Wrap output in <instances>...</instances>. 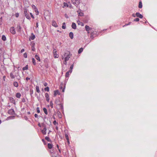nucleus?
<instances>
[{"instance_id":"1","label":"nucleus","mask_w":157,"mask_h":157,"mask_svg":"<svg viewBox=\"0 0 157 157\" xmlns=\"http://www.w3.org/2000/svg\"><path fill=\"white\" fill-rule=\"evenodd\" d=\"M55 103L56 105H58L59 106V109H61L63 111V103L61 102L59 98L56 99L55 101Z\"/></svg>"},{"instance_id":"2","label":"nucleus","mask_w":157,"mask_h":157,"mask_svg":"<svg viewBox=\"0 0 157 157\" xmlns=\"http://www.w3.org/2000/svg\"><path fill=\"white\" fill-rule=\"evenodd\" d=\"M71 56L70 53L69 52H67L65 53L64 55V56L65 57L64 59L68 61Z\"/></svg>"},{"instance_id":"3","label":"nucleus","mask_w":157,"mask_h":157,"mask_svg":"<svg viewBox=\"0 0 157 157\" xmlns=\"http://www.w3.org/2000/svg\"><path fill=\"white\" fill-rule=\"evenodd\" d=\"M71 1L72 4L78 7V5L80 3V1L78 0H72Z\"/></svg>"},{"instance_id":"4","label":"nucleus","mask_w":157,"mask_h":157,"mask_svg":"<svg viewBox=\"0 0 157 157\" xmlns=\"http://www.w3.org/2000/svg\"><path fill=\"white\" fill-rule=\"evenodd\" d=\"M96 33L97 32L95 30L94 28H91L90 31V33L91 34V37H92L93 35L96 34Z\"/></svg>"},{"instance_id":"5","label":"nucleus","mask_w":157,"mask_h":157,"mask_svg":"<svg viewBox=\"0 0 157 157\" xmlns=\"http://www.w3.org/2000/svg\"><path fill=\"white\" fill-rule=\"evenodd\" d=\"M24 14L26 17L28 19H30V17L29 16L28 12L26 9L24 10Z\"/></svg>"},{"instance_id":"6","label":"nucleus","mask_w":157,"mask_h":157,"mask_svg":"<svg viewBox=\"0 0 157 157\" xmlns=\"http://www.w3.org/2000/svg\"><path fill=\"white\" fill-rule=\"evenodd\" d=\"M92 28L90 27L89 26L86 25L85 26V28L86 31L88 33H90V31Z\"/></svg>"},{"instance_id":"7","label":"nucleus","mask_w":157,"mask_h":157,"mask_svg":"<svg viewBox=\"0 0 157 157\" xmlns=\"http://www.w3.org/2000/svg\"><path fill=\"white\" fill-rule=\"evenodd\" d=\"M8 113L10 115H14L15 114V112L14 109H11L8 110Z\"/></svg>"},{"instance_id":"8","label":"nucleus","mask_w":157,"mask_h":157,"mask_svg":"<svg viewBox=\"0 0 157 157\" xmlns=\"http://www.w3.org/2000/svg\"><path fill=\"white\" fill-rule=\"evenodd\" d=\"M10 33L13 34H15L16 33V31L14 28L13 27H11L10 29Z\"/></svg>"},{"instance_id":"9","label":"nucleus","mask_w":157,"mask_h":157,"mask_svg":"<svg viewBox=\"0 0 157 157\" xmlns=\"http://www.w3.org/2000/svg\"><path fill=\"white\" fill-rule=\"evenodd\" d=\"M18 32H20L21 29V27L20 24H18L17 25V27L16 28Z\"/></svg>"},{"instance_id":"10","label":"nucleus","mask_w":157,"mask_h":157,"mask_svg":"<svg viewBox=\"0 0 157 157\" xmlns=\"http://www.w3.org/2000/svg\"><path fill=\"white\" fill-rule=\"evenodd\" d=\"M53 54L54 57L55 58H57L59 56L56 54L57 51L56 49H53Z\"/></svg>"},{"instance_id":"11","label":"nucleus","mask_w":157,"mask_h":157,"mask_svg":"<svg viewBox=\"0 0 157 157\" xmlns=\"http://www.w3.org/2000/svg\"><path fill=\"white\" fill-rule=\"evenodd\" d=\"M9 100L11 103H12L14 104H15V100H14V99H13V98H12V97H9Z\"/></svg>"},{"instance_id":"12","label":"nucleus","mask_w":157,"mask_h":157,"mask_svg":"<svg viewBox=\"0 0 157 157\" xmlns=\"http://www.w3.org/2000/svg\"><path fill=\"white\" fill-rule=\"evenodd\" d=\"M136 16L137 17L140 18H142L143 17V16L140 14L139 12H136Z\"/></svg>"},{"instance_id":"13","label":"nucleus","mask_w":157,"mask_h":157,"mask_svg":"<svg viewBox=\"0 0 157 157\" xmlns=\"http://www.w3.org/2000/svg\"><path fill=\"white\" fill-rule=\"evenodd\" d=\"M35 35L33 33H32L31 36H30V37L29 38V40L30 41L31 40H33L34 39H35Z\"/></svg>"},{"instance_id":"14","label":"nucleus","mask_w":157,"mask_h":157,"mask_svg":"<svg viewBox=\"0 0 157 157\" xmlns=\"http://www.w3.org/2000/svg\"><path fill=\"white\" fill-rule=\"evenodd\" d=\"M46 130H47L46 127H45L44 128H43V129L41 130V132H42V133L44 135H45V134H46Z\"/></svg>"},{"instance_id":"15","label":"nucleus","mask_w":157,"mask_h":157,"mask_svg":"<svg viewBox=\"0 0 157 157\" xmlns=\"http://www.w3.org/2000/svg\"><path fill=\"white\" fill-rule=\"evenodd\" d=\"M52 25L53 26L56 27H58V25L57 24V23L55 21L53 20L52 21Z\"/></svg>"},{"instance_id":"16","label":"nucleus","mask_w":157,"mask_h":157,"mask_svg":"<svg viewBox=\"0 0 157 157\" xmlns=\"http://www.w3.org/2000/svg\"><path fill=\"white\" fill-rule=\"evenodd\" d=\"M72 72V71L71 70H69L68 71H67L65 74V77H68L69 75V73L71 74Z\"/></svg>"},{"instance_id":"17","label":"nucleus","mask_w":157,"mask_h":157,"mask_svg":"<svg viewBox=\"0 0 157 157\" xmlns=\"http://www.w3.org/2000/svg\"><path fill=\"white\" fill-rule=\"evenodd\" d=\"M60 93L58 90H56L54 91V96H56L57 95H59Z\"/></svg>"},{"instance_id":"18","label":"nucleus","mask_w":157,"mask_h":157,"mask_svg":"<svg viewBox=\"0 0 157 157\" xmlns=\"http://www.w3.org/2000/svg\"><path fill=\"white\" fill-rule=\"evenodd\" d=\"M45 97L46 98V101L48 102L49 101V95L48 93H46L45 94Z\"/></svg>"},{"instance_id":"19","label":"nucleus","mask_w":157,"mask_h":157,"mask_svg":"<svg viewBox=\"0 0 157 157\" xmlns=\"http://www.w3.org/2000/svg\"><path fill=\"white\" fill-rule=\"evenodd\" d=\"M72 28L74 29H76V25L75 23L73 22L71 25Z\"/></svg>"},{"instance_id":"20","label":"nucleus","mask_w":157,"mask_h":157,"mask_svg":"<svg viewBox=\"0 0 157 157\" xmlns=\"http://www.w3.org/2000/svg\"><path fill=\"white\" fill-rule=\"evenodd\" d=\"M57 115H58V117L59 118H62V115H61V112L59 111H57Z\"/></svg>"},{"instance_id":"21","label":"nucleus","mask_w":157,"mask_h":157,"mask_svg":"<svg viewBox=\"0 0 157 157\" xmlns=\"http://www.w3.org/2000/svg\"><path fill=\"white\" fill-rule=\"evenodd\" d=\"M74 34L72 32H71L69 34V36L71 39L73 38Z\"/></svg>"},{"instance_id":"22","label":"nucleus","mask_w":157,"mask_h":157,"mask_svg":"<svg viewBox=\"0 0 157 157\" xmlns=\"http://www.w3.org/2000/svg\"><path fill=\"white\" fill-rule=\"evenodd\" d=\"M33 6H34V9L35 10V12H37L38 13L37 14H38L39 13V12L38 11L37 9V8L36 7V6L34 5H32V7H33Z\"/></svg>"},{"instance_id":"23","label":"nucleus","mask_w":157,"mask_h":157,"mask_svg":"<svg viewBox=\"0 0 157 157\" xmlns=\"http://www.w3.org/2000/svg\"><path fill=\"white\" fill-rule=\"evenodd\" d=\"M13 85L15 87H18V84L17 82L16 81L13 82Z\"/></svg>"},{"instance_id":"24","label":"nucleus","mask_w":157,"mask_h":157,"mask_svg":"<svg viewBox=\"0 0 157 157\" xmlns=\"http://www.w3.org/2000/svg\"><path fill=\"white\" fill-rule=\"evenodd\" d=\"M21 96V94L19 93H16V96L17 98H20Z\"/></svg>"},{"instance_id":"25","label":"nucleus","mask_w":157,"mask_h":157,"mask_svg":"<svg viewBox=\"0 0 157 157\" xmlns=\"http://www.w3.org/2000/svg\"><path fill=\"white\" fill-rule=\"evenodd\" d=\"M45 139L49 142H52V141L51 140V139L48 136H46L45 137Z\"/></svg>"},{"instance_id":"26","label":"nucleus","mask_w":157,"mask_h":157,"mask_svg":"<svg viewBox=\"0 0 157 157\" xmlns=\"http://www.w3.org/2000/svg\"><path fill=\"white\" fill-rule=\"evenodd\" d=\"M48 148L50 149L52 148V145L51 144L48 143Z\"/></svg>"},{"instance_id":"27","label":"nucleus","mask_w":157,"mask_h":157,"mask_svg":"<svg viewBox=\"0 0 157 157\" xmlns=\"http://www.w3.org/2000/svg\"><path fill=\"white\" fill-rule=\"evenodd\" d=\"M28 65H26L25 67H23L22 68V70L23 71H25L28 70Z\"/></svg>"},{"instance_id":"28","label":"nucleus","mask_w":157,"mask_h":157,"mask_svg":"<svg viewBox=\"0 0 157 157\" xmlns=\"http://www.w3.org/2000/svg\"><path fill=\"white\" fill-rule=\"evenodd\" d=\"M83 51V48H80L78 50V54L81 53Z\"/></svg>"},{"instance_id":"29","label":"nucleus","mask_w":157,"mask_h":157,"mask_svg":"<svg viewBox=\"0 0 157 157\" xmlns=\"http://www.w3.org/2000/svg\"><path fill=\"white\" fill-rule=\"evenodd\" d=\"M2 39L3 41H5L6 39V37L5 35H3L2 37Z\"/></svg>"},{"instance_id":"30","label":"nucleus","mask_w":157,"mask_h":157,"mask_svg":"<svg viewBox=\"0 0 157 157\" xmlns=\"http://www.w3.org/2000/svg\"><path fill=\"white\" fill-rule=\"evenodd\" d=\"M43 111L45 114L46 115L48 114V112L47 109L45 108H44L43 109Z\"/></svg>"},{"instance_id":"31","label":"nucleus","mask_w":157,"mask_h":157,"mask_svg":"<svg viewBox=\"0 0 157 157\" xmlns=\"http://www.w3.org/2000/svg\"><path fill=\"white\" fill-rule=\"evenodd\" d=\"M36 92L38 93H39L40 92V90L39 89V87L38 86H36Z\"/></svg>"},{"instance_id":"32","label":"nucleus","mask_w":157,"mask_h":157,"mask_svg":"<svg viewBox=\"0 0 157 157\" xmlns=\"http://www.w3.org/2000/svg\"><path fill=\"white\" fill-rule=\"evenodd\" d=\"M138 7L140 8H142V4L141 1L139 2Z\"/></svg>"},{"instance_id":"33","label":"nucleus","mask_w":157,"mask_h":157,"mask_svg":"<svg viewBox=\"0 0 157 157\" xmlns=\"http://www.w3.org/2000/svg\"><path fill=\"white\" fill-rule=\"evenodd\" d=\"M35 58L37 60H38L39 61H40V58L38 56H37V55H35Z\"/></svg>"},{"instance_id":"34","label":"nucleus","mask_w":157,"mask_h":157,"mask_svg":"<svg viewBox=\"0 0 157 157\" xmlns=\"http://www.w3.org/2000/svg\"><path fill=\"white\" fill-rule=\"evenodd\" d=\"M10 78H15L14 76L13 75V73L12 72H11L10 74Z\"/></svg>"},{"instance_id":"35","label":"nucleus","mask_w":157,"mask_h":157,"mask_svg":"<svg viewBox=\"0 0 157 157\" xmlns=\"http://www.w3.org/2000/svg\"><path fill=\"white\" fill-rule=\"evenodd\" d=\"M62 28L63 29H65L66 28V26L65 22L63 23Z\"/></svg>"},{"instance_id":"36","label":"nucleus","mask_w":157,"mask_h":157,"mask_svg":"<svg viewBox=\"0 0 157 157\" xmlns=\"http://www.w3.org/2000/svg\"><path fill=\"white\" fill-rule=\"evenodd\" d=\"M32 61L33 64L34 65H36V63L35 60L34 58H32Z\"/></svg>"},{"instance_id":"37","label":"nucleus","mask_w":157,"mask_h":157,"mask_svg":"<svg viewBox=\"0 0 157 157\" xmlns=\"http://www.w3.org/2000/svg\"><path fill=\"white\" fill-rule=\"evenodd\" d=\"M64 135L65 138L67 140H68V139H69L68 135L66 132H65Z\"/></svg>"},{"instance_id":"38","label":"nucleus","mask_w":157,"mask_h":157,"mask_svg":"<svg viewBox=\"0 0 157 157\" xmlns=\"http://www.w3.org/2000/svg\"><path fill=\"white\" fill-rule=\"evenodd\" d=\"M34 44H33L32 46V50L33 51H34L35 50V48L34 47Z\"/></svg>"},{"instance_id":"39","label":"nucleus","mask_w":157,"mask_h":157,"mask_svg":"<svg viewBox=\"0 0 157 157\" xmlns=\"http://www.w3.org/2000/svg\"><path fill=\"white\" fill-rule=\"evenodd\" d=\"M78 15L79 16H83V15H84V13L82 12H79V13L78 12Z\"/></svg>"},{"instance_id":"40","label":"nucleus","mask_w":157,"mask_h":157,"mask_svg":"<svg viewBox=\"0 0 157 157\" xmlns=\"http://www.w3.org/2000/svg\"><path fill=\"white\" fill-rule=\"evenodd\" d=\"M44 90L45 91L48 92L49 90V88L47 86L44 88Z\"/></svg>"},{"instance_id":"41","label":"nucleus","mask_w":157,"mask_h":157,"mask_svg":"<svg viewBox=\"0 0 157 157\" xmlns=\"http://www.w3.org/2000/svg\"><path fill=\"white\" fill-rule=\"evenodd\" d=\"M50 106L52 108H53V103L52 101H51L50 102Z\"/></svg>"},{"instance_id":"42","label":"nucleus","mask_w":157,"mask_h":157,"mask_svg":"<svg viewBox=\"0 0 157 157\" xmlns=\"http://www.w3.org/2000/svg\"><path fill=\"white\" fill-rule=\"evenodd\" d=\"M139 20H140V19L138 18H135L134 19L133 21L138 22V21H139Z\"/></svg>"},{"instance_id":"43","label":"nucleus","mask_w":157,"mask_h":157,"mask_svg":"<svg viewBox=\"0 0 157 157\" xmlns=\"http://www.w3.org/2000/svg\"><path fill=\"white\" fill-rule=\"evenodd\" d=\"M30 94L31 96H32V94H33V90H30Z\"/></svg>"},{"instance_id":"44","label":"nucleus","mask_w":157,"mask_h":157,"mask_svg":"<svg viewBox=\"0 0 157 157\" xmlns=\"http://www.w3.org/2000/svg\"><path fill=\"white\" fill-rule=\"evenodd\" d=\"M73 66H74V64H72V65H71V66L70 67V70H71L72 71V70L73 68Z\"/></svg>"},{"instance_id":"45","label":"nucleus","mask_w":157,"mask_h":157,"mask_svg":"<svg viewBox=\"0 0 157 157\" xmlns=\"http://www.w3.org/2000/svg\"><path fill=\"white\" fill-rule=\"evenodd\" d=\"M78 24L79 25H80L81 26H83L84 25V24L82 22H80V21H79V23H78Z\"/></svg>"},{"instance_id":"46","label":"nucleus","mask_w":157,"mask_h":157,"mask_svg":"<svg viewBox=\"0 0 157 157\" xmlns=\"http://www.w3.org/2000/svg\"><path fill=\"white\" fill-rule=\"evenodd\" d=\"M2 17L0 18V25H1L2 23Z\"/></svg>"},{"instance_id":"47","label":"nucleus","mask_w":157,"mask_h":157,"mask_svg":"<svg viewBox=\"0 0 157 157\" xmlns=\"http://www.w3.org/2000/svg\"><path fill=\"white\" fill-rule=\"evenodd\" d=\"M24 57L25 58H27V55L26 53H25L23 55Z\"/></svg>"},{"instance_id":"48","label":"nucleus","mask_w":157,"mask_h":157,"mask_svg":"<svg viewBox=\"0 0 157 157\" xmlns=\"http://www.w3.org/2000/svg\"><path fill=\"white\" fill-rule=\"evenodd\" d=\"M131 22H129L128 23L124 25H123V27H124L126 26L129 25H130L131 24Z\"/></svg>"},{"instance_id":"49","label":"nucleus","mask_w":157,"mask_h":157,"mask_svg":"<svg viewBox=\"0 0 157 157\" xmlns=\"http://www.w3.org/2000/svg\"><path fill=\"white\" fill-rule=\"evenodd\" d=\"M37 112L38 113H39L40 112V110L39 108V107H37L36 108Z\"/></svg>"},{"instance_id":"50","label":"nucleus","mask_w":157,"mask_h":157,"mask_svg":"<svg viewBox=\"0 0 157 157\" xmlns=\"http://www.w3.org/2000/svg\"><path fill=\"white\" fill-rule=\"evenodd\" d=\"M42 140L43 141V143L44 145H46L47 144V143L46 142V141L44 139H42Z\"/></svg>"},{"instance_id":"51","label":"nucleus","mask_w":157,"mask_h":157,"mask_svg":"<svg viewBox=\"0 0 157 157\" xmlns=\"http://www.w3.org/2000/svg\"><path fill=\"white\" fill-rule=\"evenodd\" d=\"M53 123L55 125H56V124H58L57 122L55 120L53 121Z\"/></svg>"},{"instance_id":"52","label":"nucleus","mask_w":157,"mask_h":157,"mask_svg":"<svg viewBox=\"0 0 157 157\" xmlns=\"http://www.w3.org/2000/svg\"><path fill=\"white\" fill-rule=\"evenodd\" d=\"M15 16L17 17H18L19 16V14L18 13H16L15 14Z\"/></svg>"},{"instance_id":"53","label":"nucleus","mask_w":157,"mask_h":157,"mask_svg":"<svg viewBox=\"0 0 157 157\" xmlns=\"http://www.w3.org/2000/svg\"><path fill=\"white\" fill-rule=\"evenodd\" d=\"M22 102H25V99L24 98L22 99Z\"/></svg>"},{"instance_id":"54","label":"nucleus","mask_w":157,"mask_h":157,"mask_svg":"<svg viewBox=\"0 0 157 157\" xmlns=\"http://www.w3.org/2000/svg\"><path fill=\"white\" fill-rule=\"evenodd\" d=\"M67 60H65L64 59V61H63V63L64 64H65V65H66L67 64Z\"/></svg>"},{"instance_id":"55","label":"nucleus","mask_w":157,"mask_h":157,"mask_svg":"<svg viewBox=\"0 0 157 157\" xmlns=\"http://www.w3.org/2000/svg\"><path fill=\"white\" fill-rule=\"evenodd\" d=\"M31 17L33 18H34V16H33V14H32V13H30Z\"/></svg>"},{"instance_id":"56","label":"nucleus","mask_w":157,"mask_h":157,"mask_svg":"<svg viewBox=\"0 0 157 157\" xmlns=\"http://www.w3.org/2000/svg\"><path fill=\"white\" fill-rule=\"evenodd\" d=\"M44 85L45 86H46L48 85V83L47 82H45L44 83Z\"/></svg>"},{"instance_id":"57","label":"nucleus","mask_w":157,"mask_h":157,"mask_svg":"<svg viewBox=\"0 0 157 157\" xmlns=\"http://www.w3.org/2000/svg\"><path fill=\"white\" fill-rule=\"evenodd\" d=\"M25 51V49H22L21 50V53H22L23 52H24Z\"/></svg>"},{"instance_id":"58","label":"nucleus","mask_w":157,"mask_h":157,"mask_svg":"<svg viewBox=\"0 0 157 157\" xmlns=\"http://www.w3.org/2000/svg\"><path fill=\"white\" fill-rule=\"evenodd\" d=\"M30 78H29L28 77H27L26 78V80L27 81L28 80H30Z\"/></svg>"},{"instance_id":"59","label":"nucleus","mask_w":157,"mask_h":157,"mask_svg":"<svg viewBox=\"0 0 157 157\" xmlns=\"http://www.w3.org/2000/svg\"><path fill=\"white\" fill-rule=\"evenodd\" d=\"M34 117H35L36 118H38V115H37V114H34Z\"/></svg>"},{"instance_id":"60","label":"nucleus","mask_w":157,"mask_h":157,"mask_svg":"<svg viewBox=\"0 0 157 157\" xmlns=\"http://www.w3.org/2000/svg\"><path fill=\"white\" fill-rule=\"evenodd\" d=\"M132 16L134 17H135L136 16V14H135L134 13L132 14Z\"/></svg>"},{"instance_id":"61","label":"nucleus","mask_w":157,"mask_h":157,"mask_svg":"<svg viewBox=\"0 0 157 157\" xmlns=\"http://www.w3.org/2000/svg\"><path fill=\"white\" fill-rule=\"evenodd\" d=\"M36 27H38V22H36Z\"/></svg>"},{"instance_id":"62","label":"nucleus","mask_w":157,"mask_h":157,"mask_svg":"<svg viewBox=\"0 0 157 157\" xmlns=\"http://www.w3.org/2000/svg\"><path fill=\"white\" fill-rule=\"evenodd\" d=\"M65 88V87L64 86V88H63L62 90V92H64Z\"/></svg>"},{"instance_id":"63","label":"nucleus","mask_w":157,"mask_h":157,"mask_svg":"<svg viewBox=\"0 0 157 157\" xmlns=\"http://www.w3.org/2000/svg\"><path fill=\"white\" fill-rule=\"evenodd\" d=\"M57 148H58L59 151L60 152V149H59V146H58V144L57 145Z\"/></svg>"},{"instance_id":"64","label":"nucleus","mask_w":157,"mask_h":157,"mask_svg":"<svg viewBox=\"0 0 157 157\" xmlns=\"http://www.w3.org/2000/svg\"><path fill=\"white\" fill-rule=\"evenodd\" d=\"M38 125L39 127H41V125L40 123H39L38 124Z\"/></svg>"}]
</instances>
